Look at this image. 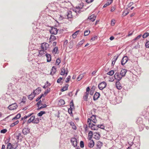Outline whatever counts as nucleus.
I'll list each match as a JSON object with an SVG mask.
<instances>
[{"label": "nucleus", "instance_id": "f257e3e1", "mask_svg": "<svg viewBox=\"0 0 149 149\" xmlns=\"http://www.w3.org/2000/svg\"><path fill=\"white\" fill-rule=\"evenodd\" d=\"M72 18V12L71 11H68L65 15H60L59 19L61 20H63V19H68Z\"/></svg>", "mask_w": 149, "mask_h": 149}, {"label": "nucleus", "instance_id": "f03ea898", "mask_svg": "<svg viewBox=\"0 0 149 149\" xmlns=\"http://www.w3.org/2000/svg\"><path fill=\"white\" fill-rule=\"evenodd\" d=\"M136 122L139 125V128H141V130H143L145 125L144 124H143V119L141 117H139L137 119Z\"/></svg>", "mask_w": 149, "mask_h": 149}, {"label": "nucleus", "instance_id": "7ed1b4c3", "mask_svg": "<svg viewBox=\"0 0 149 149\" xmlns=\"http://www.w3.org/2000/svg\"><path fill=\"white\" fill-rule=\"evenodd\" d=\"M107 83L104 81H102L98 85V87L100 90H102L106 87L107 86Z\"/></svg>", "mask_w": 149, "mask_h": 149}, {"label": "nucleus", "instance_id": "20e7f679", "mask_svg": "<svg viewBox=\"0 0 149 149\" xmlns=\"http://www.w3.org/2000/svg\"><path fill=\"white\" fill-rule=\"evenodd\" d=\"M61 70L60 74L62 75H64L65 74V76L66 77L68 72L67 68L65 69L64 67L62 68Z\"/></svg>", "mask_w": 149, "mask_h": 149}, {"label": "nucleus", "instance_id": "39448f33", "mask_svg": "<svg viewBox=\"0 0 149 149\" xmlns=\"http://www.w3.org/2000/svg\"><path fill=\"white\" fill-rule=\"evenodd\" d=\"M51 28V29L49 30L50 33L52 34L56 35L58 31L57 29L54 26H52Z\"/></svg>", "mask_w": 149, "mask_h": 149}, {"label": "nucleus", "instance_id": "423d86ee", "mask_svg": "<svg viewBox=\"0 0 149 149\" xmlns=\"http://www.w3.org/2000/svg\"><path fill=\"white\" fill-rule=\"evenodd\" d=\"M18 106L16 103H14L9 105L8 107V109L10 110H13L17 108Z\"/></svg>", "mask_w": 149, "mask_h": 149}, {"label": "nucleus", "instance_id": "0eeeda50", "mask_svg": "<svg viewBox=\"0 0 149 149\" xmlns=\"http://www.w3.org/2000/svg\"><path fill=\"white\" fill-rule=\"evenodd\" d=\"M114 77L115 79L118 81H119L122 78V77L119 74V72H117L115 73L114 75Z\"/></svg>", "mask_w": 149, "mask_h": 149}, {"label": "nucleus", "instance_id": "6e6552de", "mask_svg": "<svg viewBox=\"0 0 149 149\" xmlns=\"http://www.w3.org/2000/svg\"><path fill=\"white\" fill-rule=\"evenodd\" d=\"M49 46V45L47 43H43L41 44V47L42 49L46 50Z\"/></svg>", "mask_w": 149, "mask_h": 149}, {"label": "nucleus", "instance_id": "1a4fd4ad", "mask_svg": "<svg viewBox=\"0 0 149 149\" xmlns=\"http://www.w3.org/2000/svg\"><path fill=\"white\" fill-rule=\"evenodd\" d=\"M71 142L72 143V145L74 147H76L77 146V140L75 138H72L71 139Z\"/></svg>", "mask_w": 149, "mask_h": 149}, {"label": "nucleus", "instance_id": "9d476101", "mask_svg": "<svg viewBox=\"0 0 149 149\" xmlns=\"http://www.w3.org/2000/svg\"><path fill=\"white\" fill-rule=\"evenodd\" d=\"M30 129L28 127H25L22 130V133L24 135H26L30 133Z\"/></svg>", "mask_w": 149, "mask_h": 149}, {"label": "nucleus", "instance_id": "9b49d317", "mask_svg": "<svg viewBox=\"0 0 149 149\" xmlns=\"http://www.w3.org/2000/svg\"><path fill=\"white\" fill-rule=\"evenodd\" d=\"M128 58L127 56H124L121 60V64L122 65H123L127 62L128 60Z\"/></svg>", "mask_w": 149, "mask_h": 149}, {"label": "nucleus", "instance_id": "f8f14e48", "mask_svg": "<svg viewBox=\"0 0 149 149\" xmlns=\"http://www.w3.org/2000/svg\"><path fill=\"white\" fill-rule=\"evenodd\" d=\"M41 91V88L40 87H38L36 89L34 90L33 91V94H34L35 95H38L40 93Z\"/></svg>", "mask_w": 149, "mask_h": 149}, {"label": "nucleus", "instance_id": "ddd939ff", "mask_svg": "<svg viewBox=\"0 0 149 149\" xmlns=\"http://www.w3.org/2000/svg\"><path fill=\"white\" fill-rule=\"evenodd\" d=\"M96 17V16L94 14H93L89 16L88 19L89 20H91L92 22H94L95 19Z\"/></svg>", "mask_w": 149, "mask_h": 149}, {"label": "nucleus", "instance_id": "4468645a", "mask_svg": "<svg viewBox=\"0 0 149 149\" xmlns=\"http://www.w3.org/2000/svg\"><path fill=\"white\" fill-rule=\"evenodd\" d=\"M100 95V94L99 93L96 92L94 95L93 97V100L94 101L96 100L99 97Z\"/></svg>", "mask_w": 149, "mask_h": 149}, {"label": "nucleus", "instance_id": "2eb2a0df", "mask_svg": "<svg viewBox=\"0 0 149 149\" xmlns=\"http://www.w3.org/2000/svg\"><path fill=\"white\" fill-rule=\"evenodd\" d=\"M35 117L34 116H31L30 118L27 121V124H29V123H33V120H34V118Z\"/></svg>", "mask_w": 149, "mask_h": 149}, {"label": "nucleus", "instance_id": "dca6fc26", "mask_svg": "<svg viewBox=\"0 0 149 149\" xmlns=\"http://www.w3.org/2000/svg\"><path fill=\"white\" fill-rule=\"evenodd\" d=\"M45 56L47 58V62H50L51 60V56L49 54H48L46 52H45Z\"/></svg>", "mask_w": 149, "mask_h": 149}, {"label": "nucleus", "instance_id": "f3484780", "mask_svg": "<svg viewBox=\"0 0 149 149\" xmlns=\"http://www.w3.org/2000/svg\"><path fill=\"white\" fill-rule=\"evenodd\" d=\"M126 127V124L125 123L121 122L119 124V127L120 129H124Z\"/></svg>", "mask_w": 149, "mask_h": 149}, {"label": "nucleus", "instance_id": "a211bd4d", "mask_svg": "<svg viewBox=\"0 0 149 149\" xmlns=\"http://www.w3.org/2000/svg\"><path fill=\"white\" fill-rule=\"evenodd\" d=\"M56 71V68L54 66H53L51 69L50 74L52 75H53L55 73Z\"/></svg>", "mask_w": 149, "mask_h": 149}, {"label": "nucleus", "instance_id": "6ab92c4d", "mask_svg": "<svg viewBox=\"0 0 149 149\" xmlns=\"http://www.w3.org/2000/svg\"><path fill=\"white\" fill-rule=\"evenodd\" d=\"M127 72V70L126 69H122L120 72V74L122 77H124Z\"/></svg>", "mask_w": 149, "mask_h": 149}, {"label": "nucleus", "instance_id": "aec40b11", "mask_svg": "<svg viewBox=\"0 0 149 149\" xmlns=\"http://www.w3.org/2000/svg\"><path fill=\"white\" fill-rule=\"evenodd\" d=\"M118 56H115L113 57V59L112 60V63H111V65L112 66H114L116 60H117V58H118Z\"/></svg>", "mask_w": 149, "mask_h": 149}, {"label": "nucleus", "instance_id": "412c9836", "mask_svg": "<svg viewBox=\"0 0 149 149\" xmlns=\"http://www.w3.org/2000/svg\"><path fill=\"white\" fill-rule=\"evenodd\" d=\"M116 85L117 88L118 90H120L122 88V87L119 81H117L116 82Z\"/></svg>", "mask_w": 149, "mask_h": 149}, {"label": "nucleus", "instance_id": "4be33fe9", "mask_svg": "<svg viewBox=\"0 0 149 149\" xmlns=\"http://www.w3.org/2000/svg\"><path fill=\"white\" fill-rule=\"evenodd\" d=\"M15 147L14 145H13L11 143H8L6 147V149H14Z\"/></svg>", "mask_w": 149, "mask_h": 149}, {"label": "nucleus", "instance_id": "5701e85b", "mask_svg": "<svg viewBox=\"0 0 149 149\" xmlns=\"http://www.w3.org/2000/svg\"><path fill=\"white\" fill-rule=\"evenodd\" d=\"M94 145V142L93 140H91L88 144V146L90 148H93Z\"/></svg>", "mask_w": 149, "mask_h": 149}, {"label": "nucleus", "instance_id": "b1692460", "mask_svg": "<svg viewBox=\"0 0 149 149\" xmlns=\"http://www.w3.org/2000/svg\"><path fill=\"white\" fill-rule=\"evenodd\" d=\"M90 118L91 120V121H92L94 123H96L97 120L96 119V116L93 115Z\"/></svg>", "mask_w": 149, "mask_h": 149}, {"label": "nucleus", "instance_id": "393cba45", "mask_svg": "<svg viewBox=\"0 0 149 149\" xmlns=\"http://www.w3.org/2000/svg\"><path fill=\"white\" fill-rule=\"evenodd\" d=\"M102 145V143L100 141H98L97 142L96 146L97 148L100 149Z\"/></svg>", "mask_w": 149, "mask_h": 149}, {"label": "nucleus", "instance_id": "a878e982", "mask_svg": "<svg viewBox=\"0 0 149 149\" xmlns=\"http://www.w3.org/2000/svg\"><path fill=\"white\" fill-rule=\"evenodd\" d=\"M16 137L17 140H20V141H21L22 139L23 138V137L21 133H19L18 135L16 136Z\"/></svg>", "mask_w": 149, "mask_h": 149}, {"label": "nucleus", "instance_id": "bb28decb", "mask_svg": "<svg viewBox=\"0 0 149 149\" xmlns=\"http://www.w3.org/2000/svg\"><path fill=\"white\" fill-rule=\"evenodd\" d=\"M35 95L33 94V93H32L30 95L28 96V98L31 100L33 99L34 97L35 96Z\"/></svg>", "mask_w": 149, "mask_h": 149}, {"label": "nucleus", "instance_id": "cd10ccee", "mask_svg": "<svg viewBox=\"0 0 149 149\" xmlns=\"http://www.w3.org/2000/svg\"><path fill=\"white\" fill-rule=\"evenodd\" d=\"M69 86V85L68 84H66L65 86H63L61 90V91L62 92L64 91H66L68 89V88Z\"/></svg>", "mask_w": 149, "mask_h": 149}, {"label": "nucleus", "instance_id": "c85d7f7f", "mask_svg": "<svg viewBox=\"0 0 149 149\" xmlns=\"http://www.w3.org/2000/svg\"><path fill=\"white\" fill-rule=\"evenodd\" d=\"M113 0H109L107 1L106 3H105L103 6V8H105L107 6L110 5L113 2Z\"/></svg>", "mask_w": 149, "mask_h": 149}, {"label": "nucleus", "instance_id": "c756f323", "mask_svg": "<svg viewBox=\"0 0 149 149\" xmlns=\"http://www.w3.org/2000/svg\"><path fill=\"white\" fill-rule=\"evenodd\" d=\"M33 113H30L27 115L25 116L24 117L22 118H21V120H23L24 119H26L28 118H29L30 116H32V115L33 114Z\"/></svg>", "mask_w": 149, "mask_h": 149}, {"label": "nucleus", "instance_id": "7c9ffc66", "mask_svg": "<svg viewBox=\"0 0 149 149\" xmlns=\"http://www.w3.org/2000/svg\"><path fill=\"white\" fill-rule=\"evenodd\" d=\"M51 85V84L47 81L45 83V85L43 86V88L45 89L46 88H48Z\"/></svg>", "mask_w": 149, "mask_h": 149}, {"label": "nucleus", "instance_id": "2f4dec72", "mask_svg": "<svg viewBox=\"0 0 149 149\" xmlns=\"http://www.w3.org/2000/svg\"><path fill=\"white\" fill-rule=\"evenodd\" d=\"M95 87L94 86H93L91 88L90 92V94L91 95H93L95 89Z\"/></svg>", "mask_w": 149, "mask_h": 149}, {"label": "nucleus", "instance_id": "473e14b6", "mask_svg": "<svg viewBox=\"0 0 149 149\" xmlns=\"http://www.w3.org/2000/svg\"><path fill=\"white\" fill-rule=\"evenodd\" d=\"M21 117V114L20 113H18L16 115L15 117L13 118L12 119V120L13 121L15 120H17L19 118Z\"/></svg>", "mask_w": 149, "mask_h": 149}, {"label": "nucleus", "instance_id": "72a5a7b5", "mask_svg": "<svg viewBox=\"0 0 149 149\" xmlns=\"http://www.w3.org/2000/svg\"><path fill=\"white\" fill-rule=\"evenodd\" d=\"M73 108H70L68 109V113L70 115V116L73 117V115L72 112Z\"/></svg>", "mask_w": 149, "mask_h": 149}, {"label": "nucleus", "instance_id": "f704fd0d", "mask_svg": "<svg viewBox=\"0 0 149 149\" xmlns=\"http://www.w3.org/2000/svg\"><path fill=\"white\" fill-rule=\"evenodd\" d=\"M65 104V102L64 100L63 99H60L59 101L58 104L60 106H61L64 104Z\"/></svg>", "mask_w": 149, "mask_h": 149}, {"label": "nucleus", "instance_id": "c9c22d12", "mask_svg": "<svg viewBox=\"0 0 149 149\" xmlns=\"http://www.w3.org/2000/svg\"><path fill=\"white\" fill-rule=\"evenodd\" d=\"M88 94L87 93H85L84 95L83 96V99L85 101H87L88 98Z\"/></svg>", "mask_w": 149, "mask_h": 149}, {"label": "nucleus", "instance_id": "e433bc0d", "mask_svg": "<svg viewBox=\"0 0 149 149\" xmlns=\"http://www.w3.org/2000/svg\"><path fill=\"white\" fill-rule=\"evenodd\" d=\"M69 123H70V125L72 126V128L74 130H76L77 127H76L74 123L73 122H70Z\"/></svg>", "mask_w": 149, "mask_h": 149}, {"label": "nucleus", "instance_id": "4c0bfd02", "mask_svg": "<svg viewBox=\"0 0 149 149\" xmlns=\"http://www.w3.org/2000/svg\"><path fill=\"white\" fill-rule=\"evenodd\" d=\"M84 42V40L83 39L81 41L78 43L76 46V48L79 47V46L82 45Z\"/></svg>", "mask_w": 149, "mask_h": 149}, {"label": "nucleus", "instance_id": "58836bf2", "mask_svg": "<svg viewBox=\"0 0 149 149\" xmlns=\"http://www.w3.org/2000/svg\"><path fill=\"white\" fill-rule=\"evenodd\" d=\"M79 31V30L77 31L72 34V37L73 38H76L77 35L78 34Z\"/></svg>", "mask_w": 149, "mask_h": 149}, {"label": "nucleus", "instance_id": "ea45409f", "mask_svg": "<svg viewBox=\"0 0 149 149\" xmlns=\"http://www.w3.org/2000/svg\"><path fill=\"white\" fill-rule=\"evenodd\" d=\"M100 126V125H96L93 126V127H92L91 130H97L99 129V126Z\"/></svg>", "mask_w": 149, "mask_h": 149}, {"label": "nucleus", "instance_id": "a19ab883", "mask_svg": "<svg viewBox=\"0 0 149 149\" xmlns=\"http://www.w3.org/2000/svg\"><path fill=\"white\" fill-rule=\"evenodd\" d=\"M19 122V121L18 120H17L15 122L13 123L12 124H11L10 125V127H13L15 125H16Z\"/></svg>", "mask_w": 149, "mask_h": 149}, {"label": "nucleus", "instance_id": "79ce46f5", "mask_svg": "<svg viewBox=\"0 0 149 149\" xmlns=\"http://www.w3.org/2000/svg\"><path fill=\"white\" fill-rule=\"evenodd\" d=\"M45 50H44L42 49V50H40L39 51V55L40 56H43V54H46V53L44 52Z\"/></svg>", "mask_w": 149, "mask_h": 149}, {"label": "nucleus", "instance_id": "37998d69", "mask_svg": "<svg viewBox=\"0 0 149 149\" xmlns=\"http://www.w3.org/2000/svg\"><path fill=\"white\" fill-rule=\"evenodd\" d=\"M45 113H46V112L45 111H41L39 113H38L37 116H38L41 117L43 114H45Z\"/></svg>", "mask_w": 149, "mask_h": 149}, {"label": "nucleus", "instance_id": "c03bdc74", "mask_svg": "<svg viewBox=\"0 0 149 149\" xmlns=\"http://www.w3.org/2000/svg\"><path fill=\"white\" fill-rule=\"evenodd\" d=\"M70 108H73V109L74 108V106L73 103V100H72L70 102Z\"/></svg>", "mask_w": 149, "mask_h": 149}, {"label": "nucleus", "instance_id": "a18cd8bd", "mask_svg": "<svg viewBox=\"0 0 149 149\" xmlns=\"http://www.w3.org/2000/svg\"><path fill=\"white\" fill-rule=\"evenodd\" d=\"M84 77L83 74H80L77 78V80L78 81L80 80Z\"/></svg>", "mask_w": 149, "mask_h": 149}, {"label": "nucleus", "instance_id": "49530a36", "mask_svg": "<svg viewBox=\"0 0 149 149\" xmlns=\"http://www.w3.org/2000/svg\"><path fill=\"white\" fill-rule=\"evenodd\" d=\"M114 71L113 70H111L107 72V74L110 76H112L114 74Z\"/></svg>", "mask_w": 149, "mask_h": 149}, {"label": "nucleus", "instance_id": "de8ad7c7", "mask_svg": "<svg viewBox=\"0 0 149 149\" xmlns=\"http://www.w3.org/2000/svg\"><path fill=\"white\" fill-rule=\"evenodd\" d=\"M39 120L38 118H34V120L33 122V123L38 124L39 123Z\"/></svg>", "mask_w": 149, "mask_h": 149}, {"label": "nucleus", "instance_id": "09e8293b", "mask_svg": "<svg viewBox=\"0 0 149 149\" xmlns=\"http://www.w3.org/2000/svg\"><path fill=\"white\" fill-rule=\"evenodd\" d=\"M50 88H49L47 89L44 92V95L45 96H46L47 94L50 91Z\"/></svg>", "mask_w": 149, "mask_h": 149}, {"label": "nucleus", "instance_id": "8fccbe9b", "mask_svg": "<svg viewBox=\"0 0 149 149\" xmlns=\"http://www.w3.org/2000/svg\"><path fill=\"white\" fill-rule=\"evenodd\" d=\"M149 35V33L148 32H146L142 36V37L143 38H146L148 37Z\"/></svg>", "mask_w": 149, "mask_h": 149}, {"label": "nucleus", "instance_id": "3c124183", "mask_svg": "<svg viewBox=\"0 0 149 149\" xmlns=\"http://www.w3.org/2000/svg\"><path fill=\"white\" fill-rule=\"evenodd\" d=\"M50 39L52 41H54L56 39V38L54 36L51 35L50 38Z\"/></svg>", "mask_w": 149, "mask_h": 149}, {"label": "nucleus", "instance_id": "603ef678", "mask_svg": "<svg viewBox=\"0 0 149 149\" xmlns=\"http://www.w3.org/2000/svg\"><path fill=\"white\" fill-rule=\"evenodd\" d=\"M90 33V31L89 30H86L84 32V36H87Z\"/></svg>", "mask_w": 149, "mask_h": 149}, {"label": "nucleus", "instance_id": "864d4df0", "mask_svg": "<svg viewBox=\"0 0 149 149\" xmlns=\"http://www.w3.org/2000/svg\"><path fill=\"white\" fill-rule=\"evenodd\" d=\"M73 45V43L72 41H70L69 42V48L71 49L72 48Z\"/></svg>", "mask_w": 149, "mask_h": 149}, {"label": "nucleus", "instance_id": "5fc2aeb1", "mask_svg": "<svg viewBox=\"0 0 149 149\" xmlns=\"http://www.w3.org/2000/svg\"><path fill=\"white\" fill-rule=\"evenodd\" d=\"M68 42V40H65L63 45V47H66L67 46V45Z\"/></svg>", "mask_w": 149, "mask_h": 149}, {"label": "nucleus", "instance_id": "6e6d98bb", "mask_svg": "<svg viewBox=\"0 0 149 149\" xmlns=\"http://www.w3.org/2000/svg\"><path fill=\"white\" fill-rule=\"evenodd\" d=\"M58 50V47H56L53 49V50H52V52H54L55 53V54H56Z\"/></svg>", "mask_w": 149, "mask_h": 149}, {"label": "nucleus", "instance_id": "4d7b16f0", "mask_svg": "<svg viewBox=\"0 0 149 149\" xmlns=\"http://www.w3.org/2000/svg\"><path fill=\"white\" fill-rule=\"evenodd\" d=\"M100 135L99 134H97V135H94V138L96 140H98L100 139Z\"/></svg>", "mask_w": 149, "mask_h": 149}, {"label": "nucleus", "instance_id": "13d9d810", "mask_svg": "<svg viewBox=\"0 0 149 149\" xmlns=\"http://www.w3.org/2000/svg\"><path fill=\"white\" fill-rule=\"evenodd\" d=\"M80 146L81 148H83L84 147V142L83 141H81L80 142Z\"/></svg>", "mask_w": 149, "mask_h": 149}, {"label": "nucleus", "instance_id": "bf43d9fd", "mask_svg": "<svg viewBox=\"0 0 149 149\" xmlns=\"http://www.w3.org/2000/svg\"><path fill=\"white\" fill-rule=\"evenodd\" d=\"M70 78H71V77L69 75V76H68V77H67V78L66 79L65 82L66 83H68L69 82V81Z\"/></svg>", "mask_w": 149, "mask_h": 149}, {"label": "nucleus", "instance_id": "052dcab7", "mask_svg": "<svg viewBox=\"0 0 149 149\" xmlns=\"http://www.w3.org/2000/svg\"><path fill=\"white\" fill-rule=\"evenodd\" d=\"M91 120L90 118H88L87 120V123L88 125V127L90 126V125H91Z\"/></svg>", "mask_w": 149, "mask_h": 149}, {"label": "nucleus", "instance_id": "680f3d73", "mask_svg": "<svg viewBox=\"0 0 149 149\" xmlns=\"http://www.w3.org/2000/svg\"><path fill=\"white\" fill-rule=\"evenodd\" d=\"M7 129H3V130H1L0 132H1V133L4 134V133H6L7 132Z\"/></svg>", "mask_w": 149, "mask_h": 149}, {"label": "nucleus", "instance_id": "e2e57ef3", "mask_svg": "<svg viewBox=\"0 0 149 149\" xmlns=\"http://www.w3.org/2000/svg\"><path fill=\"white\" fill-rule=\"evenodd\" d=\"M38 101V102L36 104V105L38 107H39L40 104L43 105V104L41 103V101L40 100Z\"/></svg>", "mask_w": 149, "mask_h": 149}, {"label": "nucleus", "instance_id": "0e129e2a", "mask_svg": "<svg viewBox=\"0 0 149 149\" xmlns=\"http://www.w3.org/2000/svg\"><path fill=\"white\" fill-rule=\"evenodd\" d=\"M129 13L127 11H125L123 14V16H125L127 15Z\"/></svg>", "mask_w": 149, "mask_h": 149}, {"label": "nucleus", "instance_id": "69168bd1", "mask_svg": "<svg viewBox=\"0 0 149 149\" xmlns=\"http://www.w3.org/2000/svg\"><path fill=\"white\" fill-rule=\"evenodd\" d=\"M99 128L104 130V126L103 124H101L100 125V126H99Z\"/></svg>", "mask_w": 149, "mask_h": 149}, {"label": "nucleus", "instance_id": "338daca9", "mask_svg": "<svg viewBox=\"0 0 149 149\" xmlns=\"http://www.w3.org/2000/svg\"><path fill=\"white\" fill-rule=\"evenodd\" d=\"M62 78L61 77H59L57 80V82L58 83H60L61 82V81L62 80Z\"/></svg>", "mask_w": 149, "mask_h": 149}, {"label": "nucleus", "instance_id": "774afa93", "mask_svg": "<svg viewBox=\"0 0 149 149\" xmlns=\"http://www.w3.org/2000/svg\"><path fill=\"white\" fill-rule=\"evenodd\" d=\"M145 46L146 48H149V41H147L145 44Z\"/></svg>", "mask_w": 149, "mask_h": 149}]
</instances>
